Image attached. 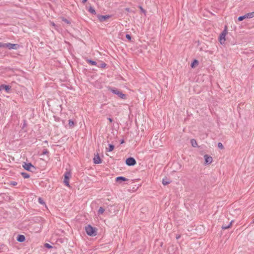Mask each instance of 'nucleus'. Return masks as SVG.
I'll return each mask as SVG.
<instances>
[{
	"label": "nucleus",
	"mask_w": 254,
	"mask_h": 254,
	"mask_svg": "<svg viewBox=\"0 0 254 254\" xmlns=\"http://www.w3.org/2000/svg\"><path fill=\"white\" fill-rule=\"evenodd\" d=\"M113 93L118 95L119 97L123 99H126L127 98V95L122 93L120 90L115 88L110 87L109 89Z\"/></svg>",
	"instance_id": "nucleus-1"
},
{
	"label": "nucleus",
	"mask_w": 254,
	"mask_h": 254,
	"mask_svg": "<svg viewBox=\"0 0 254 254\" xmlns=\"http://www.w3.org/2000/svg\"><path fill=\"white\" fill-rule=\"evenodd\" d=\"M85 231L87 235L90 236H95L97 234L96 228L92 227L90 225L86 227Z\"/></svg>",
	"instance_id": "nucleus-2"
},
{
	"label": "nucleus",
	"mask_w": 254,
	"mask_h": 254,
	"mask_svg": "<svg viewBox=\"0 0 254 254\" xmlns=\"http://www.w3.org/2000/svg\"><path fill=\"white\" fill-rule=\"evenodd\" d=\"M71 175L70 172H66L64 174V182L65 185L67 187H69V180L71 178Z\"/></svg>",
	"instance_id": "nucleus-3"
},
{
	"label": "nucleus",
	"mask_w": 254,
	"mask_h": 254,
	"mask_svg": "<svg viewBox=\"0 0 254 254\" xmlns=\"http://www.w3.org/2000/svg\"><path fill=\"white\" fill-rule=\"evenodd\" d=\"M226 28L227 27L226 26ZM227 34V31L226 28H225V30H223V31L221 33L219 36V41L221 43V44H224L226 39L225 37Z\"/></svg>",
	"instance_id": "nucleus-4"
},
{
	"label": "nucleus",
	"mask_w": 254,
	"mask_h": 254,
	"mask_svg": "<svg viewBox=\"0 0 254 254\" xmlns=\"http://www.w3.org/2000/svg\"><path fill=\"white\" fill-rule=\"evenodd\" d=\"M254 17V11L248 13L244 15L238 17V20L241 21L246 18H252Z\"/></svg>",
	"instance_id": "nucleus-5"
},
{
	"label": "nucleus",
	"mask_w": 254,
	"mask_h": 254,
	"mask_svg": "<svg viewBox=\"0 0 254 254\" xmlns=\"http://www.w3.org/2000/svg\"><path fill=\"white\" fill-rule=\"evenodd\" d=\"M19 47V46L16 44L4 43V47H6L9 49H17Z\"/></svg>",
	"instance_id": "nucleus-6"
},
{
	"label": "nucleus",
	"mask_w": 254,
	"mask_h": 254,
	"mask_svg": "<svg viewBox=\"0 0 254 254\" xmlns=\"http://www.w3.org/2000/svg\"><path fill=\"white\" fill-rule=\"evenodd\" d=\"M126 163L128 166H133L136 164V161L133 158L129 157L126 159Z\"/></svg>",
	"instance_id": "nucleus-7"
},
{
	"label": "nucleus",
	"mask_w": 254,
	"mask_h": 254,
	"mask_svg": "<svg viewBox=\"0 0 254 254\" xmlns=\"http://www.w3.org/2000/svg\"><path fill=\"white\" fill-rule=\"evenodd\" d=\"M97 17L100 22H104V21H106L107 19L109 18L110 17V16L109 15H98Z\"/></svg>",
	"instance_id": "nucleus-8"
},
{
	"label": "nucleus",
	"mask_w": 254,
	"mask_h": 254,
	"mask_svg": "<svg viewBox=\"0 0 254 254\" xmlns=\"http://www.w3.org/2000/svg\"><path fill=\"white\" fill-rule=\"evenodd\" d=\"M23 168L27 170V171H31V168H35V167L31 164V163H24V165H23Z\"/></svg>",
	"instance_id": "nucleus-9"
},
{
	"label": "nucleus",
	"mask_w": 254,
	"mask_h": 254,
	"mask_svg": "<svg viewBox=\"0 0 254 254\" xmlns=\"http://www.w3.org/2000/svg\"><path fill=\"white\" fill-rule=\"evenodd\" d=\"M205 164H210L212 162V158L208 155L204 156Z\"/></svg>",
	"instance_id": "nucleus-10"
},
{
	"label": "nucleus",
	"mask_w": 254,
	"mask_h": 254,
	"mask_svg": "<svg viewBox=\"0 0 254 254\" xmlns=\"http://www.w3.org/2000/svg\"><path fill=\"white\" fill-rule=\"evenodd\" d=\"M93 160H94V163L95 164H99L101 162V160L98 155L95 156Z\"/></svg>",
	"instance_id": "nucleus-11"
},
{
	"label": "nucleus",
	"mask_w": 254,
	"mask_h": 254,
	"mask_svg": "<svg viewBox=\"0 0 254 254\" xmlns=\"http://www.w3.org/2000/svg\"><path fill=\"white\" fill-rule=\"evenodd\" d=\"M116 182L121 183L122 181H127L128 179L124 177H118L116 179Z\"/></svg>",
	"instance_id": "nucleus-12"
},
{
	"label": "nucleus",
	"mask_w": 254,
	"mask_h": 254,
	"mask_svg": "<svg viewBox=\"0 0 254 254\" xmlns=\"http://www.w3.org/2000/svg\"><path fill=\"white\" fill-rule=\"evenodd\" d=\"M25 238L24 235H19L17 236V240L19 242H23L25 241Z\"/></svg>",
	"instance_id": "nucleus-13"
},
{
	"label": "nucleus",
	"mask_w": 254,
	"mask_h": 254,
	"mask_svg": "<svg viewBox=\"0 0 254 254\" xmlns=\"http://www.w3.org/2000/svg\"><path fill=\"white\" fill-rule=\"evenodd\" d=\"M233 222H234V221L232 220L230 222V223H229V224L228 225H223L222 226V229L225 230V229H229V228H231V226H232V223H233Z\"/></svg>",
	"instance_id": "nucleus-14"
},
{
	"label": "nucleus",
	"mask_w": 254,
	"mask_h": 254,
	"mask_svg": "<svg viewBox=\"0 0 254 254\" xmlns=\"http://www.w3.org/2000/svg\"><path fill=\"white\" fill-rule=\"evenodd\" d=\"M3 90H4L6 92L8 93L11 89V86L3 84Z\"/></svg>",
	"instance_id": "nucleus-15"
},
{
	"label": "nucleus",
	"mask_w": 254,
	"mask_h": 254,
	"mask_svg": "<svg viewBox=\"0 0 254 254\" xmlns=\"http://www.w3.org/2000/svg\"><path fill=\"white\" fill-rule=\"evenodd\" d=\"M170 183V181L168 180L167 178L163 179L162 180V184L164 185H167Z\"/></svg>",
	"instance_id": "nucleus-16"
},
{
	"label": "nucleus",
	"mask_w": 254,
	"mask_h": 254,
	"mask_svg": "<svg viewBox=\"0 0 254 254\" xmlns=\"http://www.w3.org/2000/svg\"><path fill=\"white\" fill-rule=\"evenodd\" d=\"M114 148H115V146L114 145L110 144H109V148L108 149L106 148V149L107 150V151L111 152L114 150Z\"/></svg>",
	"instance_id": "nucleus-17"
},
{
	"label": "nucleus",
	"mask_w": 254,
	"mask_h": 254,
	"mask_svg": "<svg viewBox=\"0 0 254 254\" xmlns=\"http://www.w3.org/2000/svg\"><path fill=\"white\" fill-rule=\"evenodd\" d=\"M198 64V62L196 60H194L193 62L191 64V67L193 68L195 67V65H197Z\"/></svg>",
	"instance_id": "nucleus-18"
},
{
	"label": "nucleus",
	"mask_w": 254,
	"mask_h": 254,
	"mask_svg": "<svg viewBox=\"0 0 254 254\" xmlns=\"http://www.w3.org/2000/svg\"><path fill=\"white\" fill-rule=\"evenodd\" d=\"M21 174L24 179H27L30 177L29 175L26 173L22 172Z\"/></svg>",
	"instance_id": "nucleus-19"
},
{
	"label": "nucleus",
	"mask_w": 254,
	"mask_h": 254,
	"mask_svg": "<svg viewBox=\"0 0 254 254\" xmlns=\"http://www.w3.org/2000/svg\"><path fill=\"white\" fill-rule=\"evenodd\" d=\"M74 125V122L71 120L68 121V126L70 128H72Z\"/></svg>",
	"instance_id": "nucleus-20"
},
{
	"label": "nucleus",
	"mask_w": 254,
	"mask_h": 254,
	"mask_svg": "<svg viewBox=\"0 0 254 254\" xmlns=\"http://www.w3.org/2000/svg\"><path fill=\"white\" fill-rule=\"evenodd\" d=\"M87 63H88V64H90L93 65H96V64H97V63H96V62L93 61H92V60H88L87 61Z\"/></svg>",
	"instance_id": "nucleus-21"
},
{
	"label": "nucleus",
	"mask_w": 254,
	"mask_h": 254,
	"mask_svg": "<svg viewBox=\"0 0 254 254\" xmlns=\"http://www.w3.org/2000/svg\"><path fill=\"white\" fill-rule=\"evenodd\" d=\"M190 142H191V145L192 146L196 147L197 146V142L195 139H191Z\"/></svg>",
	"instance_id": "nucleus-22"
},
{
	"label": "nucleus",
	"mask_w": 254,
	"mask_h": 254,
	"mask_svg": "<svg viewBox=\"0 0 254 254\" xmlns=\"http://www.w3.org/2000/svg\"><path fill=\"white\" fill-rule=\"evenodd\" d=\"M105 211V209L103 207H100L98 210V214H102Z\"/></svg>",
	"instance_id": "nucleus-23"
},
{
	"label": "nucleus",
	"mask_w": 254,
	"mask_h": 254,
	"mask_svg": "<svg viewBox=\"0 0 254 254\" xmlns=\"http://www.w3.org/2000/svg\"><path fill=\"white\" fill-rule=\"evenodd\" d=\"M89 11L93 14H96V11H95V10L94 9V8L92 7H90L89 9Z\"/></svg>",
	"instance_id": "nucleus-24"
},
{
	"label": "nucleus",
	"mask_w": 254,
	"mask_h": 254,
	"mask_svg": "<svg viewBox=\"0 0 254 254\" xmlns=\"http://www.w3.org/2000/svg\"><path fill=\"white\" fill-rule=\"evenodd\" d=\"M62 19L65 23H67L68 24H70V22L68 20H67V19H66V18H65L64 17H62Z\"/></svg>",
	"instance_id": "nucleus-25"
},
{
	"label": "nucleus",
	"mask_w": 254,
	"mask_h": 254,
	"mask_svg": "<svg viewBox=\"0 0 254 254\" xmlns=\"http://www.w3.org/2000/svg\"><path fill=\"white\" fill-rule=\"evenodd\" d=\"M38 202L41 204H45V202L44 201L43 199L41 197H39L38 198Z\"/></svg>",
	"instance_id": "nucleus-26"
},
{
	"label": "nucleus",
	"mask_w": 254,
	"mask_h": 254,
	"mask_svg": "<svg viewBox=\"0 0 254 254\" xmlns=\"http://www.w3.org/2000/svg\"><path fill=\"white\" fill-rule=\"evenodd\" d=\"M218 147L221 149H223L224 148V146L222 144V143L221 142H219L218 144Z\"/></svg>",
	"instance_id": "nucleus-27"
},
{
	"label": "nucleus",
	"mask_w": 254,
	"mask_h": 254,
	"mask_svg": "<svg viewBox=\"0 0 254 254\" xmlns=\"http://www.w3.org/2000/svg\"><path fill=\"white\" fill-rule=\"evenodd\" d=\"M139 8L142 12L145 13L146 11L142 8V6H139Z\"/></svg>",
	"instance_id": "nucleus-28"
},
{
	"label": "nucleus",
	"mask_w": 254,
	"mask_h": 254,
	"mask_svg": "<svg viewBox=\"0 0 254 254\" xmlns=\"http://www.w3.org/2000/svg\"><path fill=\"white\" fill-rule=\"evenodd\" d=\"M126 37L128 40H130L131 39V37L130 35L129 34H127L126 35Z\"/></svg>",
	"instance_id": "nucleus-29"
},
{
	"label": "nucleus",
	"mask_w": 254,
	"mask_h": 254,
	"mask_svg": "<svg viewBox=\"0 0 254 254\" xmlns=\"http://www.w3.org/2000/svg\"><path fill=\"white\" fill-rule=\"evenodd\" d=\"M45 247L48 248H52V246L50 244H47V243L45 244Z\"/></svg>",
	"instance_id": "nucleus-30"
},
{
	"label": "nucleus",
	"mask_w": 254,
	"mask_h": 254,
	"mask_svg": "<svg viewBox=\"0 0 254 254\" xmlns=\"http://www.w3.org/2000/svg\"><path fill=\"white\" fill-rule=\"evenodd\" d=\"M49 152L48 151L47 149H44L43 151V154H47V153H48Z\"/></svg>",
	"instance_id": "nucleus-31"
},
{
	"label": "nucleus",
	"mask_w": 254,
	"mask_h": 254,
	"mask_svg": "<svg viewBox=\"0 0 254 254\" xmlns=\"http://www.w3.org/2000/svg\"><path fill=\"white\" fill-rule=\"evenodd\" d=\"M125 10L127 11V12H131V10L129 8H125Z\"/></svg>",
	"instance_id": "nucleus-32"
},
{
	"label": "nucleus",
	"mask_w": 254,
	"mask_h": 254,
	"mask_svg": "<svg viewBox=\"0 0 254 254\" xmlns=\"http://www.w3.org/2000/svg\"><path fill=\"white\" fill-rule=\"evenodd\" d=\"M3 84H1L0 85V91L3 90Z\"/></svg>",
	"instance_id": "nucleus-33"
},
{
	"label": "nucleus",
	"mask_w": 254,
	"mask_h": 254,
	"mask_svg": "<svg viewBox=\"0 0 254 254\" xmlns=\"http://www.w3.org/2000/svg\"><path fill=\"white\" fill-rule=\"evenodd\" d=\"M106 64L105 63H103L101 64V67H105L106 66Z\"/></svg>",
	"instance_id": "nucleus-34"
},
{
	"label": "nucleus",
	"mask_w": 254,
	"mask_h": 254,
	"mask_svg": "<svg viewBox=\"0 0 254 254\" xmlns=\"http://www.w3.org/2000/svg\"><path fill=\"white\" fill-rule=\"evenodd\" d=\"M0 47H4V43H0Z\"/></svg>",
	"instance_id": "nucleus-35"
},
{
	"label": "nucleus",
	"mask_w": 254,
	"mask_h": 254,
	"mask_svg": "<svg viewBox=\"0 0 254 254\" xmlns=\"http://www.w3.org/2000/svg\"><path fill=\"white\" fill-rule=\"evenodd\" d=\"M108 120L110 121V122L111 123H112V122H113V119H111V118H108Z\"/></svg>",
	"instance_id": "nucleus-36"
},
{
	"label": "nucleus",
	"mask_w": 254,
	"mask_h": 254,
	"mask_svg": "<svg viewBox=\"0 0 254 254\" xmlns=\"http://www.w3.org/2000/svg\"><path fill=\"white\" fill-rule=\"evenodd\" d=\"M181 237V236L180 235H178V236H177L176 237V239H179Z\"/></svg>",
	"instance_id": "nucleus-37"
},
{
	"label": "nucleus",
	"mask_w": 254,
	"mask_h": 254,
	"mask_svg": "<svg viewBox=\"0 0 254 254\" xmlns=\"http://www.w3.org/2000/svg\"><path fill=\"white\" fill-rule=\"evenodd\" d=\"M87 1V0H82V2L83 3H85Z\"/></svg>",
	"instance_id": "nucleus-38"
},
{
	"label": "nucleus",
	"mask_w": 254,
	"mask_h": 254,
	"mask_svg": "<svg viewBox=\"0 0 254 254\" xmlns=\"http://www.w3.org/2000/svg\"><path fill=\"white\" fill-rule=\"evenodd\" d=\"M12 184L13 185H17V183H16V182H13L12 183Z\"/></svg>",
	"instance_id": "nucleus-39"
},
{
	"label": "nucleus",
	"mask_w": 254,
	"mask_h": 254,
	"mask_svg": "<svg viewBox=\"0 0 254 254\" xmlns=\"http://www.w3.org/2000/svg\"><path fill=\"white\" fill-rule=\"evenodd\" d=\"M124 142V140H123L122 141H121V143H123Z\"/></svg>",
	"instance_id": "nucleus-40"
},
{
	"label": "nucleus",
	"mask_w": 254,
	"mask_h": 254,
	"mask_svg": "<svg viewBox=\"0 0 254 254\" xmlns=\"http://www.w3.org/2000/svg\"><path fill=\"white\" fill-rule=\"evenodd\" d=\"M52 25H53V26H55V23H52Z\"/></svg>",
	"instance_id": "nucleus-41"
}]
</instances>
